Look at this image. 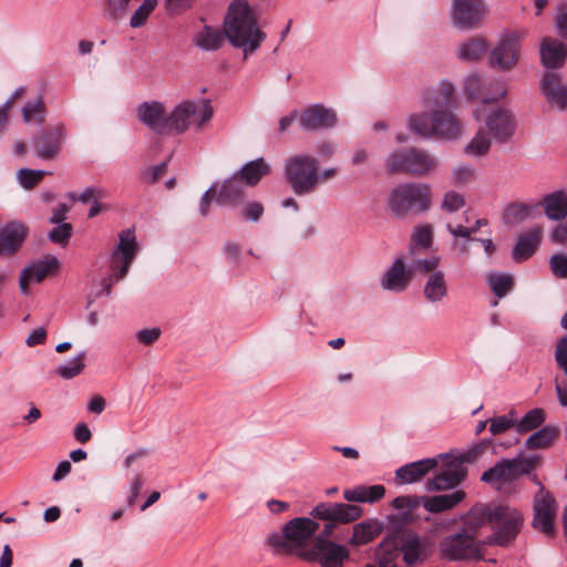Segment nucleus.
<instances>
[{
	"label": "nucleus",
	"instance_id": "864d4df0",
	"mask_svg": "<svg viewBox=\"0 0 567 567\" xmlns=\"http://www.w3.org/2000/svg\"><path fill=\"white\" fill-rule=\"evenodd\" d=\"M72 225L69 223H63L61 225H58L49 233V238L51 241L55 244H60L61 246H65L71 236H72Z\"/></svg>",
	"mask_w": 567,
	"mask_h": 567
},
{
	"label": "nucleus",
	"instance_id": "4468645a",
	"mask_svg": "<svg viewBox=\"0 0 567 567\" xmlns=\"http://www.w3.org/2000/svg\"><path fill=\"white\" fill-rule=\"evenodd\" d=\"M350 557L346 546L329 539L313 538L311 547L300 551V558L306 561H317L321 567H343Z\"/></svg>",
	"mask_w": 567,
	"mask_h": 567
},
{
	"label": "nucleus",
	"instance_id": "f257e3e1",
	"mask_svg": "<svg viewBox=\"0 0 567 567\" xmlns=\"http://www.w3.org/2000/svg\"><path fill=\"white\" fill-rule=\"evenodd\" d=\"M427 105L430 113L410 116L411 131L422 137L457 138L462 133V125L452 112L455 105L454 86L450 82H442L427 99Z\"/></svg>",
	"mask_w": 567,
	"mask_h": 567
},
{
	"label": "nucleus",
	"instance_id": "f03ea898",
	"mask_svg": "<svg viewBox=\"0 0 567 567\" xmlns=\"http://www.w3.org/2000/svg\"><path fill=\"white\" fill-rule=\"evenodd\" d=\"M224 33L233 47L243 49L245 59L266 39V33L257 25L256 12L247 0H234L229 4Z\"/></svg>",
	"mask_w": 567,
	"mask_h": 567
},
{
	"label": "nucleus",
	"instance_id": "f3484780",
	"mask_svg": "<svg viewBox=\"0 0 567 567\" xmlns=\"http://www.w3.org/2000/svg\"><path fill=\"white\" fill-rule=\"evenodd\" d=\"M533 509V527L547 536H553L558 505L554 495L544 486H540V489L534 496Z\"/></svg>",
	"mask_w": 567,
	"mask_h": 567
},
{
	"label": "nucleus",
	"instance_id": "680f3d73",
	"mask_svg": "<svg viewBox=\"0 0 567 567\" xmlns=\"http://www.w3.org/2000/svg\"><path fill=\"white\" fill-rule=\"evenodd\" d=\"M553 274L558 278H567V255H553L549 259Z\"/></svg>",
	"mask_w": 567,
	"mask_h": 567
},
{
	"label": "nucleus",
	"instance_id": "c756f323",
	"mask_svg": "<svg viewBox=\"0 0 567 567\" xmlns=\"http://www.w3.org/2000/svg\"><path fill=\"white\" fill-rule=\"evenodd\" d=\"M542 63L548 69H558L567 58V45L556 39L545 37L540 43Z\"/></svg>",
	"mask_w": 567,
	"mask_h": 567
},
{
	"label": "nucleus",
	"instance_id": "603ef678",
	"mask_svg": "<svg viewBox=\"0 0 567 567\" xmlns=\"http://www.w3.org/2000/svg\"><path fill=\"white\" fill-rule=\"evenodd\" d=\"M47 173L44 171H33L29 168H21L18 172V178L21 186L25 189H32L35 187L44 177Z\"/></svg>",
	"mask_w": 567,
	"mask_h": 567
},
{
	"label": "nucleus",
	"instance_id": "79ce46f5",
	"mask_svg": "<svg viewBox=\"0 0 567 567\" xmlns=\"http://www.w3.org/2000/svg\"><path fill=\"white\" fill-rule=\"evenodd\" d=\"M487 50V43L482 38H471L462 43L458 51V58L464 61H476Z\"/></svg>",
	"mask_w": 567,
	"mask_h": 567
},
{
	"label": "nucleus",
	"instance_id": "052dcab7",
	"mask_svg": "<svg viewBox=\"0 0 567 567\" xmlns=\"http://www.w3.org/2000/svg\"><path fill=\"white\" fill-rule=\"evenodd\" d=\"M475 177V169L470 165H460L453 171V179L457 185H466Z\"/></svg>",
	"mask_w": 567,
	"mask_h": 567
},
{
	"label": "nucleus",
	"instance_id": "b1692460",
	"mask_svg": "<svg viewBox=\"0 0 567 567\" xmlns=\"http://www.w3.org/2000/svg\"><path fill=\"white\" fill-rule=\"evenodd\" d=\"M483 127H485L489 134H493L496 141L505 143L514 134V117L509 111L497 109L488 114Z\"/></svg>",
	"mask_w": 567,
	"mask_h": 567
},
{
	"label": "nucleus",
	"instance_id": "39448f33",
	"mask_svg": "<svg viewBox=\"0 0 567 567\" xmlns=\"http://www.w3.org/2000/svg\"><path fill=\"white\" fill-rule=\"evenodd\" d=\"M319 529V524L309 517L290 519L282 528V533H274L267 538V544L278 554L298 555L309 549V540Z\"/></svg>",
	"mask_w": 567,
	"mask_h": 567
},
{
	"label": "nucleus",
	"instance_id": "aec40b11",
	"mask_svg": "<svg viewBox=\"0 0 567 567\" xmlns=\"http://www.w3.org/2000/svg\"><path fill=\"white\" fill-rule=\"evenodd\" d=\"M485 13L483 0H453V20L462 29L477 28Z\"/></svg>",
	"mask_w": 567,
	"mask_h": 567
},
{
	"label": "nucleus",
	"instance_id": "cd10ccee",
	"mask_svg": "<svg viewBox=\"0 0 567 567\" xmlns=\"http://www.w3.org/2000/svg\"><path fill=\"white\" fill-rule=\"evenodd\" d=\"M439 458H424L412 462L399 467L395 471V481L398 484H411L420 482L432 470L437 467Z\"/></svg>",
	"mask_w": 567,
	"mask_h": 567
},
{
	"label": "nucleus",
	"instance_id": "1a4fd4ad",
	"mask_svg": "<svg viewBox=\"0 0 567 567\" xmlns=\"http://www.w3.org/2000/svg\"><path fill=\"white\" fill-rule=\"evenodd\" d=\"M214 116V109L209 100L184 101L167 116L168 133H185L192 123L200 131Z\"/></svg>",
	"mask_w": 567,
	"mask_h": 567
},
{
	"label": "nucleus",
	"instance_id": "bb28decb",
	"mask_svg": "<svg viewBox=\"0 0 567 567\" xmlns=\"http://www.w3.org/2000/svg\"><path fill=\"white\" fill-rule=\"evenodd\" d=\"M60 262L58 258L50 256L44 260H40L32 266L24 268L20 275V289L23 293H28L29 284L31 280H35L37 282H41L44 278H47L50 274L58 270Z\"/></svg>",
	"mask_w": 567,
	"mask_h": 567
},
{
	"label": "nucleus",
	"instance_id": "8fccbe9b",
	"mask_svg": "<svg viewBox=\"0 0 567 567\" xmlns=\"http://www.w3.org/2000/svg\"><path fill=\"white\" fill-rule=\"evenodd\" d=\"M512 427L516 429V419L514 417L513 412H511L508 415H501L489 419V432L493 435L502 434Z\"/></svg>",
	"mask_w": 567,
	"mask_h": 567
},
{
	"label": "nucleus",
	"instance_id": "49530a36",
	"mask_svg": "<svg viewBox=\"0 0 567 567\" xmlns=\"http://www.w3.org/2000/svg\"><path fill=\"white\" fill-rule=\"evenodd\" d=\"M85 358L86 353L80 352L72 361H70L68 364L60 365L56 369V373L65 379L70 380L74 377L79 375L85 368Z\"/></svg>",
	"mask_w": 567,
	"mask_h": 567
},
{
	"label": "nucleus",
	"instance_id": "72a5a7b5",
	"mask_svg": "<svg viewBox=\"0 0 567 567\" xmlns=\"http://www.w3.org/2000/svg\"><path fill=\"white\" fill-rule=\"evenodd\" d=\"M383 530L382 524L377 519L363 520L353 526V534L349 540L352 546H362L372 542Z\"/></svg>",
	"mask_w": 567,
	"mask_h": 567
},
{
	"label": "nucleus",
	"instance_id": "bf43d9fd",
	"mask_svg": "<svg viewBox=\"0 0 567 567\" xmlns=\"http://www.w3.org/2000/svg\"><path fill=\"white\" fill-rule=\"evenodd\" d=\"M555 361L557 367L563 370L567 377V336L557 340L555 347Z\"/></svg>",
	"mask_w": 567,
	"mask_h": 567
},
{
	"label": "nucleus",
	"instance_id": "a878e982",
	"mask_svg": "<svg viewBox=\"0 0 567 567\" xmlns=\"http://www.w3.org/2000/svg\"><path fill=\"white\" fill-rule=\"evenodd\" d=\"M494 504H476L463 517L462 530L476 539L481 528L492 524Z\"/></svg>",
	"mask_w": 567,
	"mask_h": 567
},
{
	"label": "nucleus",
	"instance_id": "7ed1b4c3",
	"mask_svg": "<svg viewBox=\"0 0 567 567\" xmlns=\"http://www.w3.org/2000/svg\"><path fill=\"white\" fill-rule=\"evenodd\" d=\"M430 555V542L406 529H398L388 535L375 551L381 567H396L399 556H402L408 567H412L424 563Z\"/></svg>",
	"mask_w": 567,
	"mask_h": 567
},
{
	"label": "nucleus",
	"instance_id": "de8ad7c7",
	"mask_svg": "<svg viewBox=\"0 0 567 567\" xmlns=\"http://www.w3.org/2000/svg\"><path fill=\"white\" fill-rule=\"evenodd\" d=\"M45 104L42 97L29 101L22 109V116L25 123L35 120L38 123L44 121Z\"/></svg>",
	"mask_w": 567,
	"mask_h": 567
},
{
	"label": "nucleus",
	"instance_id": "6ab92c4d",
	"mask_svg": "<svg viewBox=\"0 0 567 567\" xmlns=\"http://www.w3.org/2000/svg\"><path fill=\"white\" fill-rule=\"evenodd\" d=\"M338 116L334 110L322 104H312L299 115V125L306 132L329 130L336 126Z\"/></svg>",
	"mask_w": 567,
	"mask_h": 567
},
{
	"label": "nucleus",
	"instance_id": "9b49d317",
	"mask_svg": "<svg viewBox=\"0 0 567 567\" xmlns=\"http://www.w3.org/2000/svg\"><path fill=\"white\" fill-rule=\"evenodd\" d=\"M540 462L542 458L538 455L503 458L485 471L481 476V481L501 487L506 483L518 480L523 475H529L540 465Z\"/></svg>",
	"mask_w": 567,
	"mask_h": 567
},
{
	"label": "nucleus",
	"instance_id": "774afa93",
	"mask_svg": "<svg viewBox=\"0 0 567 567\" xmlns=\"http://www.w3.org/2000/svg\"><path fill=\"white\" fill-rule=\"evenodd\" d=\"M556 25L559 34L563 38H567V4H561L558 8Z\"/></svg>",
	"mask_w": 567,
	"mask_h": 567
},
{
	"label": "nucleus",
	"instance_id": "423d86ee",
	"mask_svg": "<svg viewBox=\"0 0 567 567\" xmlns=\"http://www.w3.org/2000/svg\"><path fill=\"white\" fill-rule=\"evenodd\" d=\"M432 193L426 184L405 183L394 187L388 196V208L396 217L417 215L431 207Z\"/></svg>",
	"mask_w": 567,
	"mask_h": 567
},
{
	"label": "nucleus",
	"instance_id": "6e6552de",
	"mask_svg": "<svg viewBox=\"0 0 567 567\" xmlns=\"http://www.w3.org/2000/svg\"><path fill=\"white\" fill-rule=\"evenodd\" d=\"M491 528L493 533L483 540L484 545L507 547L519 534L524 518L522 513L505 504H494Z\"/></svg>",
	"mask_w": 567,
	"mask_h": 567
},
{
	"label": "nucleus",
	"instance_id": "a211bd4d",
	"mask_svg": "<svg viewBox=\"0 0 567 567\" xmlns=\"http://www.w3.org/2000/svg\"><path fill=\"white\" fill-rule=\"evenodd\" d=\"M442 466L440 472L426 482L427 491H446L460 485L467 475V470L462 461L455 456L440 455Z\"/></svg>",
	"mask_w": 567,
	"mask_h": 567
},
{
	"label": "nucleus",
	"instance_id": "69168bd1",
	"mask_svg": "<svg viewBox=\"0 0 567 567\" xmlns=\"http://www.w3.org/2000/svg\"><path fill=\"white\" fill-rule=\"evenodd\" d=\"M440 265V258L439 257H432L427 259H420L415 262V269L420 272H435L437 271L436 268Z\"/></svg>",
	"mask_w": 567,
	"mask_h": 567
},
{
	"label": "nucleus",
	"instance_id": "c9c22d12",
	"mask_svg": "<svg viewBox=\"0 0 567 567\" xmlns=\"http://www.w3.org/2000/svg\"><path fill=\"white\" fill-rule=\"evenodd\" d=\"M269 173V164L260 157L245 164L235 175L241 181V183H245L247 186H255L264 176H267Z\"/></svg>",
	"mask_w": 567,
	"mask_h": 567
},
{
	"label": "nucleus",
	"instance_id": "5701e85b",
	"mask_svg": "<svg viewBox=\"0 0 567 567\" xmlns=\"http://www.w3.org/2000/svg\"><path fill=\"white\" fill-rule=\"evenodd\" d=\"M62 136V126L44 128L33 138L37 155L43 159L54 158L60 153Z\"/></svg>",
	"mask_w": 567,
	"mask_h": 567
},
{
	"label": "nucleus",
	"instance_id": "ddd939ff",
	"mask_svg": "<svg viewBox=\"0 0 567 567\" xmlns=\"http://www.w3.org/2000/svg\"><path fill=\"white\" fill-rule=\"evenodd\" d=\"M311 516L326 520L322 530L315 537L328 539L338 524H348L357 520L363 514L360 506L344 503H320L311 511Z\"/></svg>",
	"mask_w": 567,
	"mask_h": 567
},
{
	"label": "nucleus",
	"instance_id": "338daca9",
	"mask_svg": "<svg viewBox=\"0 0 567 567\" xmlns=\"http://www.w3.org/2000/svg\"><path fill=\"white\" fill-rule=\"evenodd\" d=\"M195 0H166L165 7L169 13H179L189 9Z\"/></svg>",
	"mask_w": 567,
	"mask_h": 567
},
{
	"label": "nucleus",
	"instance_id": "0e129e2a",
	"mask_svg": "<svg viewBox=\"0 0 567 567\" xmlns=\"http://www.w3.org/2000/svg\"><path fill=\"white\" fill-rule=\"evenodd\" d=\"M161 333L159 328L143 329L136 333V338L138 342L145 346H152L159 339Z\"/></svg>",
	"mask_w": 567,
	"mask_h": 567
},
{
	"label": "nucleus",
	"instance_id": "2eb2a0df",
	"mask_svg": "<svg viewBox=\"0 0 567 567\" xmlns=\"http://www.w3.org/2000/svg\"><path fill=\"white\" fill-rule=\"evenodd\" d=\"M485 546L463 530L444 537L440 544V550L443 557L450 560H470L481 559V549Z\"/></svg>",
	"mask_w": 567,
	"mask_h": 567
},
{
	"label": "nucleus",
	"instance_id": "20e7f679",
	"mask_svg": "<svg viewBox=\"0 0 567 567\" xmlns=\"http://www.w3.org/2000/svg\"><path fill=\"white\" fill-rule=\"evenodd\" d=\"M466 494L456 489L451 494L435 496L402 495L392 501V507L398 509L396 514L389 516V522L395 526H405L417 519L416 509L423 507L430 513H441L452 509L464 501Z\"/></svg>",
	"mask_w": 567,
	"mask_h": 567
},
{
	"label": "nucleus",
	"instance_id": "f704fd0d",
	"mask_svg": "<svg viewBox=\"0 0 567 567\" xmlns=\"http://www.w3.org/2000/svg\"><path fill=\"white\" fill-rule=\"evenodd\" d=\"M385 494V487L383 485H358L353 488L346 489L343 497L348 502L357 503H374L380 501Z\"/></svg>",
	"mask_w": 567,
	"mask_h": 567
},
{
	"label": "nucleus",
	"instance_id": "5fc2aeb1",
	"mask_svg": "<svg viewBox=\"0 0 567 567\" xmlns=\"http://www.w3.org/2000/svg\"><path fill=\"white\" fill-rule=\"evenodd\" d=\"M413 241L423 247V248H430L433 243V229L431 225H422L415 227L413 235H412Z\"/></svg>",
	"mask_w": 567,
	"mask_h": 567
},
{
	"label": "nucleus",
	"instance_id": "9d476101",
	"mask_svg": "<svg viewBox=\"0 0 567 567\" xmlns=\"http://www.w3.org/2000/svg\"><path fill=\"white\" fill-rule=\"evenodd\" d=\"M385 167L390 174H410L421 177L436 167V161L427 152L416 148L396 150L389 154Z\"/></svg>",
	"mask_w": 567,
	"mask_h": 567
},
{
	"label": "nucleus",
	"instance_id": "ea45409f",
	"mask_svg": "<svg viewBox=\"0 0 567 567\" xmlns=\"http://www.w3.org/2000/svg\"><path fill=\"white\" fill-rule=\"evenodd\" d=\"M492 141L489 133L485 127H480L474 137L468 142L464 148V153L470 156H484L491 150Z\"/></svg>",
	"mask_w": 567,
	"mask_h": 567
},
{
	"label": "nucleus",
	"instance_id": "4be33fe9",
	"mask_svg": "<svg viewBox=\"0 0 567 567\" xmlns=\"http://www.w3.org/2000/svg\"><path fill=\"white\" fill-rule=\"evenodd\" d=\"M28 235V227L10 221L0 228V257H11L20 250Z\"/></svg>",
	"mask_w": 567,
	"mask_h": 567
},
{
	"label": "nucleus",
	"instance_id": "473e14b6",
	"mask_svg": "<svg viewBox=\"0 0 567 567\" xmlns=\"http://www.w3.org/2000/svg\"><path fill=\"white\" fill-rule=\"evenodd\" d=\"M543 230L539 227L522 234L513 250V258L516 261L527 260L535 252L542 240Z\"/></svg>",
	"mask_w": 567,
	"mask_h": 567
},
{
	"label": "nucleus",
	"instance_id": "393cba45",
	"mask_svg": "<svg viewBox=\"0 0 567 567\" xmlns=\"http://www.w3.org/2000/svg\"><path fill=\"white\" fill-rule=\"evenodd\" d=\"M137 118L157 134L168 133L165 109L159 102H144L137 107Z\"/></svg>",
	"mask_w": 567,
	"mask_h": 567
},
{
	"label": "nucleus",
	"instance_id": "a18cd8bd",
	"mask_svg": "<svg viewBox=\"0 0 567 567\" xmlns=\"http://www.w3.org/2000/svg\"><path fill=\"white\" fill-rule=\"evenodd\" d=\"M533 210V206L523 203H514L507 206L504 213V221L509 225L520 224L526 220Z\"/></svg>",
	"mask_w": 567,
	"mask_h": 567
},
{
	"label": "nucleus",
	"instance_id": "c03bdc74",
	"mask_svg": "<svg viewBox=\"0 0 567 567\" xmlns=\"http://www.w3.org/2000/svg\"><path fill=\"white\" fill-rule=\"evenodd\" d=\"M545 419L546 415L543 409H533L527 412L519 422L516 421V432H530L540 426L545 422Z\"/></svg>",
	"mask_w": 567,
	"mask_h": 567
},
{
	"label": "nucleus",
	"instance_id": "13d9d810",
	"mask_svg": "<svg viewBox=\"0 0 567 567\" xmlns=\"http://www.w3.org/2000/svg\"><path fill=\"white\" fill-rule=\"evenodd\" d=\"M465 205L463 195L457 192H447L444 196L442 208L446 212L453 213L461 209Z\"/></svg>",
	"mask_w": 567,
	"mask_h": 567
},
{
	"label": "nucleus",
	"instance_id": "37998d69",
	"mask_svg": "<svg viewBox=\"0 0 567 567\" xmlns=\"http://www.w3.org/2000/svg\"><path fill=\"white\" fill-rule=\"evenodd\" d=\"M491 290L497 298H504L514 287V279L505 274H492L487 277Z\"/></svg>",
	"mask_w": 567,
	"mask_h": 567
},
{
	"label": "nucleus",
	"instance_id": "a19ab883",
	"mask_svg": "<svg viewBox=\"0 0 567 567\" xmlns=\"http://www.w3.org/2000/svg\"><path fill=\"white\" fill-rule=\"evenodd\" d=\"M225 33L206 25L195 38V44L206 51L218 50L223 43Z\"/></svg>",
	"mask_w": 567,
	"mask_h": 567
},
{
	"label": "nucleus",
	"instance_id": "09e8293b",
	"mask_svg": "<svg viewBox=\"0 0 567 567\" xmlns=\"http://www.w3.org/2000/svg\"><path fill=\"white\" fill-rule=\"evenodd\" d=\"M156 4V0H144L143 3L132 14L130 25L132 28H140L144 25L150 14L154 11Z\"/></svg>",
	"mask_w": 567,
	"mask_h": 567
},
{
	"label": "nucleus",
	"instance_id": "3c124183",
	"mask_svg": "<svg viewBox=\"0 0 567 567\" xmlns=\"http://www.w3.org/2000/svg\"><path fill=\"white\" fill-rule=\"evenodd\" d=\"M132 0H106L105 16L114 21L122 20Z\"/></svg>",
	"mask_w": 567,
	"mask_h": 567
},
{
	"label": "nucleus",
	"instance_id": "dca6fc26",
	"mask_svg": "<svg viewBox=\"0 0 567 567\" xmlns=\"http://www.w3.org/2000/svg\"><path fill=\"white\" fill-rule=\"evenodd\" d=\"M526 37L525 30L505 33L489 54V63L502 71L512 70L519 60L520 43Z\"/></svg>",
	"mask_w": 567,
	"mask_h": 567
},
{
	"label": "nucleus",
	"instance_id": "4c0bfd02",
	"mask_svg": "<svg viewBox=\"0 0 567 567\" xmlns=\"http://www.w3.org/2000/svg\"><path fill=\"white\" fill-rule=\"evenodd\" d=\"M545 214L550 219H563L567 216V194L563 190L551 193L544 198Z\"/></svg>",
	"mask_w": 567,
	"mask_h": 567
},
{
	"label": "nucleus",
	"instance_id": "58836bf2",
	"mask_svg": "<svg viewBox=\"0 0 567 567\" xmlns=\"http://www.w3.org/2000/svg\"><path fill=\"white\" fill-rule=\"evenodd\" d=\"M559 429L556 426L547 425L539 431L533 433L525 442L528 450H538L549 447L557 439Z\"/></svg>",
	"mask_w": 567,
	"mask_h": 567
},
{
	"label": "nucleus",
	"instance_id": "4d7b16f0",
	"mask_svg": "<svg viewBox=\"0 0 567 567\" xmlns=\"http://www.w3.org/2000/svg\"><path fill=\"white\" fill-rule=\"evenodd\" d=\"M168 162L165 161L159 165L147 168L142 173V181L147 184L157 183L167 172Z\"/></svg>",
	"mask_w": 567,
	"mask_h": 567
},
{
	"label": "nucleus",
	"instance_id": "c85d7f7f",
	"mask_svg": "<svg viewBox=\"0 0 567 567\" xmlns=\"http://www.w3.org/2000/svg\"><path fill=\"white\" fill-rule=\"evenodd\" d=\"M542 91L550 105L561 111L567 109V85L561 83L558 74L547 72L542 80Z\"/></svg>",
	"mask_w": 567,
	"mask_h": 567
},
{
	"label": "nucleus",
	"instance_id": "6e6d98bb",
	"mask_svg": "<svg viewBox=\"0 0 567 567\" xmlns=\"http://www.w3.org/2000/svg\"><path fill=\"white\" fill-rule=\"evenodd\" d=\"M491 441L489 440H482L478 444L471 447L465 453L455 456L457 460L462 461L463 466H465L466 463H472L476 461L478 457H481L489 446Z\"/></svg>",
	"mask_w": 567,
	"mask_h": 567
},
{
	"label": "nucleus",
	"instance_id": "e2e57ef3",
	"mask_svg": "<svg viewBox=\"0 0 567 567\" xmlns=\"http://www.w3.org/2000/svg\"><path fill=\"white\" fill-rule=\"evenodd\" d=\"M262 214L264 206L258 202H250L243 209V217L247 220L258 221Z\"/></svg>",
	"mask_w": 567,
	"mask_h": 567
},
{
	"label": "nucleus",
	"instance_id": "2f4dec72",
	"mask_svg": "<svg viewBox=\"0 0 567 567\" xmlns=\"http://www.w3.org/2000/svg\"><path fill=\"white\" fill-rule=\"evenodd\" d=\"M423 296L430 303H441L447 298L449 287L443 271H435L427 276Z\"/></svg>",
	"mask_w": 567,
	"mask_h": 567
},
{
	"label": "nucleus",
	"instance_id": "f8f14e48",
	"mask_svg": "<svg viewBox=\"0 0 567 567\" xmlns=\"http://www.w3.org/2000/svg\"><path fill=\"white\" fill-rule=\"evenodd\" d=\"M137 251V243L131 230H124L120 234V243L116 248L113 250L111 256V276L109 278H104L101 282L102 291L97 293L110 295L112 291V286L114 280L124 279L128 272V269L135 258Z\"/></svg>",
	"mask_w": 567,
	"mask_h": 567
},
{
	"label": "nucleus",
	"instance_id": "0eeeda50",
	"mask_svg": "<svg viewBox=\"0 0 567 567\" xmlns=\"http://www.w3.org/2000/svg\"><path fill=\"white\" fill-rule=\"evenodd\" d=\"M285 174L291 189L298 196L312 194L321 183L319 162L309 154L290 156L285 164Z\"/></svg>",
	"mask_w": 567,
	"mask_h": 567
},
{
	"label": "nucleus",
	"instance_id": "e433bc0d",
	"mask_svg": "<svg viewBox=\"0 0 567 567\" xmlns=\"http://www.w3.org/2000/svg\"><path fill=\"white\" fill-rule=\"evenodd\" d=\"M216 200L224 205H237L244 196V187L241 181L234 175L227 179L216 194Z\"/></svg>",
	"mask_w": 567,
	"mask_h": 567
},
{
	"label": "nucleus",
	"instance_id": "7c9ffc66",
	"mask_svg": "<svg viewBox=\"0 0 567 567\" xmlns=\"http://www.w3.org/2000/svg\"><path fill=\"white\" fill-rule=\"evenodd\" d=\"M412 276L405 270L403 260L396 259L384 274L381 287L385 290L402 292L408 288Z\"/></svg>",
	"mask_w": 567,
	"mask_h": 567
},
{
	"label": "nucleus",
	"instance_id": "412c9836",
	"mask_svg": "<svg viewBox=\"0 0 567 567\" xmlns=\"http://www.w3.org/2000/svg\"><path fill=\"white\" fill-rule=\"evenodd\" d=\"M495 86L494 92H486L487 84L481 75H468L464 82V92L470 100L482 99L484 103L497 102L506 94L505 83L502 81L489 82V87Z\"/></svg>",
	"mask_w": 567,
	"mask_h": 567
}]
</instances>
